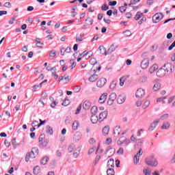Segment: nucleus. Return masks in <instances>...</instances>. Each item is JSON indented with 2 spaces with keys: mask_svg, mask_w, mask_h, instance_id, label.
I'll return each mask as SVG.
<instances>
[{
  "mask_svg": "<svg viewBox=\"0 0 175 175\" xmlns=\"http://www.w3.org/2000/svg\"><path fill=\"white\" fill-rule=\"evenodd\" d=\"M141 155H143V149L140 148L139 152L134 156V163L135 165H137L139 163V161Z\"/></svg>",
  "mask_w": 175,
  "mask_h": 175,
  "instance_id": "6e6552de",
  "label": "nucleus"
},
{
  "mask_svg": "<svg viewBox=\"0 0 175 175\" xmlns=\"http://www.w3.org/2000/svg\"><path fill=\"white\" fill-rule=\"evenodd\" d=\"M146 20H147V18L143 17V18L138 22V24H139V25H142V24H143V21H146Z\"/></svg>",
  "mask_w": 175,
  "mask_h": 175,
  "instance_id": "bf43d9fd",
  "label": "nucleus"
},
{
  "mask_svg": "<svg viewBox=\"0 0 175 175\" xmlns=\"http://www.w3.org/2000/svg\"><path fill=\"white\" fill-rule=\"evenodd\" d=\"M150 65V60L148 59H144L141 62V68L142 69H147Z\"/></svg>",
  "mask_w": 175,
  "mask_h": 175,
  "instance_id": "f8f14e48",
  "label": "nucleus"
},
{
  "mask_svg": "<svg viewBox=\"0 0 175 175\" xmlns=\"http://www.w3.org/2000/svg\"><path fill=\"white\" fill-rule=\"evenodd\" d=\"M126 99V98L125 97V95L120 94L118 96V97L117 98V102L119 105H122V103H124V102H125Z\"/></svg>",
  "mask_w": 175,
  "mask_h": 175,
  "instance_id": "4468645a",
  "label": "nucleus"
},
{
  "mask_svg": "<svg viewBox=\"0 0 175 175\" xmlns=\"http://www.w3.org/2000/svg\"><path fill=\"white\" fill-rule=\"evenodd\" d=\"M35 42H36V47H38V49H43V46H44V44L40 42V38H36Z\"/></svg>",
  "mask_w": 175,
  "mask_h": 175,
  "instance_id": "f3484780",
  "label": "nucleus"
},
{
  "mask_svg": "<svg viewBox=\"0 0 175 175\" xmlns=\"http://www.w3.org/2000/svg\"><path fill=\"white\" fill-rule=\"evenodd\" d=\"M70 104V101H69V99L65 98L63 103H62V106H69Z\"/></svg>",
  "mask_w": 175,
  "mask_h": 175,
  "instance_id": "ea45409f",
  "label": "nucleus"
},
{
  "mask_svg": "<svg viewBox=\"0 0 175 175\" xmlns=\"http://www.w3.org/2000/svg\"><path fill=\"white\" fill-rule=\"evenodd\" d=\"M109 6H116L117 5V1H109Z\"/></svg>",
  "mask_w": 175,
  "mask_h": 175,
  "instance_id": "6e6d98bb",
  "label": "nucleus"
},
{
  "mask_svg": "<svg viewBox=\"0 0 175 175\" xmlns=\"http://www.w3.org/2000/svg\"><path fill=\"white\" fill-rule=\"evenodd\" d=\"M98 50L100 51V54H102L103 55H107V54H109L106 52V48L103 46H100Z\"/></svg>",
  "mask_w": 175,
  "mask_h": 175,
  "instance_id": "aec40b11",
  "label": "nucleus"
},
{
  "mask_svg": "<svg viewBox=\"0 0 175 175\" xmlns=\"http://www.w3.org/2000/svg\"><path fill=\"white\" fill-rule=\"evenodd\" d=\"M156 75L157 77H165V76H167L163 66L157 70Z\"/></svg>",
  "mask_w": 175,
  "mask_h": 175,
  "instance_id": "1a4fd4ad",
  "label": "nucleus"
},
{
  "mask_svg": "<svg viewBox=\"0 0 175 175\" xmlns=\"http://www.w3.org/2000/svg\"><path fill=\"white\" fill-rule=\"evenodd\" d=\"M46 133H49V135H53V129L50 126H46Z\"/></svg>",
  "mask_w": 175,
  "mask_h": 175,
  "instance_id": "37998d69",
  "label": "nucleus"
},
{
  "mask_svg": "<svg viewBox=\"0 0 175 175\" xmlns=\"http://www.w3.org/2000/svg\"><path fill=\"white\" fill-rule=\"evenodd\" d=\"M113 135L115 136H120L121 135V127L120 126H117L113 129Z\"/></svg>",
  "mask_w": 175,
  "mask_h": 175,
  "instance_id": "dca6fc26",
  "label": "nucleus"
},
{
  "mask_svg": "<svg viewBox=\"0 0 175 175\" xmlns=\"http://www.w3.org/2000/svg\"><path fill=\"white\" fill-rule=\"evenodd\" d=\"M107 114H108L107 111H104L101 112L99 114L98 122H102V121H104L105 120H106L107 118Z\"/></svg>",
  "mask_w": 175,
  "mask_h": 175,
  "instance_id": "9d476101",
  "label": "nucleus"
},
{
  "mask_svg": "<svg viewBox=\"0 0 175 175\" xmlns=\"http://www.w3.org/2000/svg\"><path fill=\"white\" fill-rule=\"evenodd\" d=\"M39 155V149L38 148H33L31 152H28L25 157L26 162H29V159H33Z\"/></svg>",
  "mask_w": 175,
  "mask_h": 175,
  "instance_id": "f257e3e1",
  "label": "nucleus"
},
{
  "mask_svg": "<svg viewBox=\"0 0 175 175\" xmlns=\"http://www.w3.org/2000/svg\"><path fill=\"white\" fill-rule=\"evenodd\" d=\"M76 42H83V38L81 37V36H79V37L77 36Z\"/></svg>",
  "mask_w": 175,
  "mask_h": 175,
  "instance_id": "13d9d810",
  "label": "nucleus"
},
{
  "mask_svg": "<svg viewBox=\"0 0 175 175\" xmlns=\"http://www.w3.org/2000/svg\"><path fill=\"white\" fill-rule=\"evenodd\" d=\"M90 107H91V103L90 101H85L83 104L84 110H90Z\"/></svg>",
  "mask_w": 175,
  "mask_h": 175,
  "instance_id": "6ab92c4d",
  "label": "nucleus"
},
{
  "mask_svg": "<svg viewBox=\"0 0 175 175\" xmlns=\"http://www.w3.org/2000/svg\"><path fill=\"white\" fill-rule=\"evenodd\" d=\"M107 82V80L105 78H101L97 81L96 86L98 88H102V87H103Z\"/></svg>",
  "mask_w": 175,
  "mask_h": 175,
  "instance_id": "9b49d317",
  "label": "nucleus"
},
{
  "mask_svg": "<svg viewBox=\"0 0 175 175\" xmlns=\"http://www.w3.org/2000/svg\"><path fill=\"white\" fill-rule=\"evenodd\" d=\"M48 162H49V157H43L41 159V164L42 165H46Z\"/></svg>",
  "mask_w": 175,
  "mask_h": 175,
  "instance_id": "72a5a7b5",
  "label": "nucleus"
},
{
  "mask_svg": "<svg viewBox=\"0 0 175 175\" xmlns=\"http://www.w3.org/2000/svg\"><path fill=\"white\" fill-rule=\"evenodd\" d=\"M174 47H175V41L169 46L168 50H173Z\"/></svg>",
  "mask_w": 175,
  "mask_h": 175,
  "instance_id": "69168bd1",
  "label": "nucleus"
},
{
  "mask_svg": "<svg viewBox=\"0 0 175 175\" xmlns=\"http://www.w3.org/2000/svg\"><path fill=\"white\" fill-rule=\"evenodd\" d=\"M55 55H57V52L55 51V50H52L49 52V57L51 58H54Z\"/></svg>",
  "mask_w": 175,
  "mask_h": 175,
  "instance_id": "e433bc0d",
  "label": "nucleus"
},
{
  "mask_svg": "<svg viewBox=\"0 0 175 175\" xmlns=\"http://www.w3.org/2000/svg\"><path fill=\"white\" fill-rule=\"evenodd\" d=\"M102 10H108L109 9V7L106 5V4H104L102 8H101Z\"/></svg>",
  "mask_w": 175,
  "mask_h": 175,
  "instance_id": "774afa93",
  "label": "nucleus"
},
{
  "mask_svg": "<svg viewBox=\"0 0 175 175\" xmlns=\"http://www.w3.org/2000/svg\"><path fill=\"white\" fill-rule=\"evenodd\" d=\"M98 79H99V76L98 75H93L88 79V80L91 83H94V81Z\"/></svg>",
  "mask_w": 175,
  "mask_h": 175,
  "instance_id": "412c9836",
  "label": "nucleus"
},
{
  "mask_svg": "<svg viewBox=\"0 0 175 175\" xmlns=\"http://www.w3.org/2000/svg\"><path fill=\"white\" fill-rule=\"evenodd\" d=\"M158 124H159V119L154 120L150 124V126L149 127L148 131H150V132H152V131H154V129H155V128H157V126L158 125Z\"/></svg>",
  "mask_w": 175,
  "mask_h": 175,
  "instance_id": "ddd939ff",
  "label": "nucleus"
},
{
  "mask_svg": "<svg viewBox=\"0 0 175 175\" xmlns=\"http://www.w3.org/2000/svg\"><path fill=\"white\" fill-rule=\"evenodd\" d=\"M90 112L92 116H96V113H98V107L93 106L90 109Z\"/></svg>",
  "mask_w": 175,
  "mask_h": 175,
  "instance_id": "a878e982",
  "label": "nucleus"
},
{
  "mask_svg": "<svg viewBox=\"0 0 175 175\" xmlns=\"http://www.w3.org/2000/svg\"><path fill=\"white\" fill-rule=\"evenodd\" d=\"M42 87V83H40L39 85H35L33 86V92H36V89L40 88Z\"/></svg>",
  "mask_w": 175,
  "mask_h": 175,
  "instance_id": "49530a36",
  "label": "nucleus"
},
{
  "mask_svg": "<svg viewBox=\"0 0 175 175\" xmlns=\"http://www.w3.org/2000/svg\"><path fill=\"white\" fill-rule=\"evenodd\" d=\"M79 128V122L78 121H75L72 124V129L74 131H77V129Z\"/></svg>",
  "mask_w": 175,
  "mask_h": 175,
  "instance_id": "f704fd0d",
  "label": "nucleus"
},
{
  "mask_svg": "<svg viewBox=\"0 0 175 175\" xmlns=\"http://www.w3.org/2000/svg\"><path fill=\"white\" fill-rule=\"evenodd\" d=\"M43 139H44V135L41 134L39 137V142L40 143L43 142Z\"/></svg>",
  "mask_w": 175,
  "mask_h": 175,
  "instance_id": "680f3d73",
  "label": "nucleus"
},
{
  "mask_svg": "<svg viewBox=\"0 0 175 175\" xmlns=\"http://www.w3.org/2000/svg\"><path fill=\"white\" fill-rule=\"evenodd\" d=\"M161 88V84L159 83H155L153 86L154 91H158Z\"/></svg>",
  "mask_w": 175,
  "mask_h": 175,
  "instance_id": "a18cd8bd",
  "label": "nucleus"
},
{
  "mask_svg": "<svg viewBox=\"0 0 175 175\" xmlns=\"http://www.w3.org/2000/svg\"><path fill=\"white\" fill-rule=\"evenodd\" d=\"M33 174L38 175V174L40 173V166H36L33 169Z\"/></svg>",
  "mask_w": 175,
  "mask_h": 175,
  "instance_id": "cd10ccee",
  "label": "nucleus"
},
{
  "mask_svg": "<svg viewBox=\"0 0 175 175\" xmlns=\"http://www.w3.org/2000/svg\"><path fill=\"white\" fill-rule=\"evenodd\" d=\"M87 23V25H92L94 24V19L88 17L87 19L85 21Z\"/></svg>",
  "mask_w": 175,
  "mask_h": 175,
  "instance_id": "2f4dec72",
  "label": "nucleus"
},
{
  "mask_svg": "<svg viewBox=\"0 0 175 175\" xmlns=\"http://www.w3.org/2000/svg\"><path fill=\"white\" fill-rule=\"evenodd\" d=\"M38 124H39V122L35 120L31 123V126L33 127L38 126Z\"/></svg>",
  "mask_w": 175,
  "mask_h": 175,
  "instance_id": "e2e57ef3",
  "label": "nucleus"
},
{
  "mask_svg": "<svg viewBox=\"0 0 175 175\" xmlns=\"http://www.w3.org/2000/svg\"><path fill=\"white\" fill-rule=\"evenodd\" d=\"M70 64H72L71 69H73L76 67V62L73 61V59L70 60Z\"/></svg>",
  "mask_w": 175,
  "mask_h": 175,
  "instance_id": "864d4df0",
  "label": "nucleus"
},
{
  "mask_svg": "<svg viewBox=\"0 0 175 175\" xmlns=\"http://www.w3.org/2000/svg\"><path fill=\"white\" fill-rule=\"evenodd\" d=\"M109 131H110V127L109 126H105L103 129V134L104 136H107L109 135Z\"/></svg>",
  "mask_w": 175,
  "mask_h": 175,
  "instance_id": "b1692460",
  "label": "nucleus"
},
{
  "mask_svg": "<svg viewBox=\"0 0 175 175\" xmlns=\"http://www.w3.org/2000/svg\"><path fill=\"white\" fill-rule=\"evenodd\" d=\"M116 99H117V94L116 93H111L109 95V97L107 101L109 106H111V105L114 103V100H116Z\"/></svg>",
  "mask_w": 175,
  "mask_h": 175,
  "instance_id": "0eeeda50",
  "label": "nucleus"
},
{
  "mask_svg": "<svg viewBox=\"0 0 175 175\" xmlns=\"http://www.w3.org/2000/svg\"><path fill=\"white\" fill-rule=\"evenodd\" d=\"M47 144H49V140L46 139L42 142L40 143V148H45V147H47Z\"/></svg>",
  "mask_w": 175,
  "mask_h": 175,
  "instance_id": "bb28decb",
  "label": "nucleus"
},
{
  "mask_svg": "<svg viewBox=\"0 0 175 175\" xmlns=\"http://www.w3.org/2000/svg\"><path fill=\"white\" fill-rule=\"evenodd\" d=\"M96 140H95V139L94 138H90V139H89V143H90V144H95L96 143Z\"/></svg>",
  "mask_w": 175,
  "mask_h": 175,
  "instance_id": "052dcab7",
  "label": "nucleus"
},
{
  "mask_svg": "<svg viewBox=\"0 0 175 175\" xmlns=\"http://www.w3.org/2000/svg\"><path fill=\"white\" fill-rule=\"evenodd\" d=\"M170 128V123L169 122H165L163 124L161 129H169Z\"/></svg>",
  "mask_w": 175,
  "mask_h": 175,
  "instance_id": "c85d7f7f",
  "label": "nucleus"
},
{
  "mask_svg": "<svg viewBox=\"0 0 175 175\" xmlns=\"http://www.w3.org/2000/svg\"><path fill=\"white\" fill-rule=\"evenodd\" d=\"M4 7L10 9V8H12V3H10V2H6L4 3Z\"/></svg>",
  "mask_w": 175,
  "mask_h": 175,
  "instance_id": "603ef678",
  "label": "nucleus"
},
{
  "mask_svg": "<svg viewBox=\"0 0 175 175\" xmlns=\"http://www.w3.org/2000/svg\"><path fill=\"white\" fill-rule=\"evenodd\" d=\"M124 34L125 36H132V32L129 30H126V31L124 32Z\"/></svg>",
  "mask_w": 175,
  "mask_h": 175,
  "instance_id": "3c124183",
  "label": "nucleus"
},
{
  "mask_svg": "<svg viewBox=\"0 0 175 175\" xmlns=\"http://www.w3.org/2000/svg\"><path fill=\"white\" fill-rule=\"evenodd\" d=\"M107 175H114V174H115L114 169H113V168H109V169L107 170Z\"/></svg>",
  "mask_w": 175,
  "mask_h": 175,
  "instance_id": "58836bf2",
  "label": "nucleus"
},
{
  "mask_svg": "<svg viewBox=\"0 0 175 175\" xmlns=\"http://www.w3.org/2000/svg\"><path fill=\"white\" fill-rule=\"evenodd\" d=\"M144 174L145 175H151V170L148 169H144Z\"/></svg>",
  "mask_w": 175,
  "mask_h": 175,
  "instance_id": "09e8293b",
  "label": "nucleus"
},
{
  "mask_svg": "<svg viewBox=\"0 0 175 175\" xmlns=\"http://www.w3.org/2000/svg\"><path fill=\"white\" fill-rule=\"evenodd\" d=\"M4 144H5V147H10V142H9V141H8V139L5 140Z\"/></svg>",
  "mask_w": 175,
  "mask_h": 175,
  "instance_id": "0e129e2a",
  "label": "nucleus"
},
{
  "mask_svg": "<svg viewBox=\"0 0 175 175\" xmlns=\"http://www.w3.org/2000/svg\"><path fill=\"white\" fill-rule=\"evenodd\" d=\"M53 99V103L51 104V107H52V109H55V106H57V105H58V103H57L55 100H54V98H53V97H50V100Z\"/></svg>",
  "mask_w": 175,
  "mask_h": 175,
  "instance_id": "4c0bfd02",
  "label": "nucleus"
},
{
  "mask_svg": "<svg viewBox=\"0 0 175 175\" xmlns=\"http://www.w3.org/2000/svg\"><path fill=\"white\" fill-rule=\"evenodd\" d=\"M50 70L52 72V76L57 73V68L55 67H53Z\"/></svg>",
  "mask_w": 175,
  "mask_h": 175,
  "instance_id": "5fc2aeb1",
  "label": "nucleus"
},
{
  "mask_svg": "<svg viewBox=\"0 0 175 175\" xmlns=\"http://www.w3.org/2000/svg\"><path fill=\"white\" fill-rule=\"evenodd\" d=\"M139 83H146L147 81V77L143 76L140 77L138 80Z\"/></svg>",
  "mask_w": 175,
  "mask_h": 175,
  "instance_id": "a19ab883",
  "label": "nucleus"
},
{
  "mask_svg": "<svg viewBox=\"0 0 175 175\" xmlns=\"http://www.w3.org/2000/svg\"><path fill=\"white\" fill-rule=\"evenodd\" d=\"M106 99H107V93H103L100 96L98 102L99 103L103 104L105 102H106Z\"/></svg>",
  "mask_w": 175,
  "mask_h": 175,
  "instance_id": "2eb2a0df",
  "label": "nucleus"
},
{
  "mask_svg": "<svg viewBox=\"0 0 175 175\" xmlns=\"http://www.w3.org/2000/svg\"><path fill=\"white\" fill-rule=\"evenodd\" d=\"M107 167H109V168H113V167H114V159H110L107 161Z\"/></svg>",
  "mask_w": 175,
  "mask_h": 175,
  "instance_id": "5701e85b",
  "label": "nucleus"
},
{
  "mask_svg": "<svg viewBox=\"0 0 175 175\" xmlns=\"http://www.w3.org/2000/svg\"><path fill=\"white\" fill-rule=\"evenodd\" d=\"M167 118H169V113H165L161 116L160 120L163 121L164 120H167Z\"/></svg>",
  "mask_w": 175,
  "mask_h": 175,
  "instance_id": "c03bdc74",
  "label": "nucleus"
},
{
  "mask_svg": "<svg viewBox=\"0 0 175 175\" xmlns=\"http://www.w3.org/2000/svg\"><path fill=\"white\" fill-rule=\"evenodd\" d=\"M162 18H163V14L162 13H156L152 16V21L154 23H159Z\"/></svg>",
  "mask_w": 175,
  "mask_h": 175,
  "instance_id": "423d86ee",
  "label": "nucleus"
},
{
  "mask_svg": "<svg viewBox=\"0 0 175 175\" xmlns=\"http://www.w3.org/2000/svg\"><path fill=\"white\" fill-rule=\"evenodd\" d=\"M157 69H158V65H157V64H153V65L149 68V73H150V75H152V73L154 72L155 70H157Z\"/></svg>",
  "mask_w": 175,
  "mask_h": 175,
  "instance_id": "4be33fe9",
  "label": "nucleus"
},
{
  "mask_svg": "<svg viewBox=\"0 0 175 175\" xmlns=\"http://www.w3.org/2000/svg\"><path fill=\"white\" fill-rule=\"evenodd\" d=\"M98 62H96V59L95 58H92L90 60V64H91V65H93V68H95V65H96Z\"/></svg>",
  "mask_w": 175,
  "mask_h": 175,
  "instance_id": "79ce46f5",
  "label": "nucleus"
},
{
  "mask_svg": "<svg viewBox=\"0 0 175 175\" xmlns=\"http://www.w3.org/2000/svg\"><path fill=\"white\" fill-rule=\"evenodd\" d=\"M127 6H128V4L125 3L124 4V6H121L119 8L120 12H121V13H124V12H126Z\"/></svg>",
  "mask_w": 175,
  "mask_h": 175,
  "instance_id": "7c9ffc66",
  "label": "nucleus"
},
{
  "mask_svg": "<svg viewBox=\"0 0 175 175\" xmlns=\"http://www.w3.org/2000/svg\"><path fill=\"white\" fill-rule=\"evenodd\" d=\"M124 77H121L120 79V86L122 87V85H124Z\"/></svg>",
  "mask_w": 175,
  "mask_h": 175,
  "instance_id": "4d7b16f0",
  "label": "nucleus"
},
{
  "mask_svg": "<svg viewBox=\"0 0 175 175\" xmlns=\"http://www.w3.org/2000/svg\"><path fill=\"white\" fill-rule=\"evenodd\" d=\"M163 68H164V70L165 71L167 76H170V75H172V73L174 72V66H173L170 63H167L164 64Z\"/></svg>",
  "mask_w": 175,
  "mask_h": 175,
  "instance_id": "7ed1b4c3",
  "label": "nucleus"
},
{
  "mask_svg": "<svg viewBox=\"0 0 175 175\" xmlns=\"http://www.w3.org/2000/svg\"><path fill=\"white\" fill-rule=\"evenodd\" d=\"M70 51H72V48H70V46H68V47L64 50V52H65V53H70Z\"/></svg>",
  "mask_w": 175,
  "mask_h": 175,
  "instance_id": "338daca9",
  "label": "nucleus"
},
{
  "mask_svg": "<svg viewBox=\"0 0 175 175\" xmlns=\"http://www.w3.org/2000/svg\"><path fill=\"white\" fill-rule=\"evenodd\" d=\"M91 121L92 124H96L98 121L99 122V118L96 115H92L91 116Z\"/></svg>",
  "mask_w": 175,
  "mask_h": 175,
  "instance_id": "393cba45",
  "label": "nucleus"
},
{
  "mask_svg": "<svg viewBox=\"0 0 175 175\" xmlns=\"http://www.w3.org/2000/svg\"><path fill=\"white\" fill-rule=\"evenodd\" d=\"M117 154H118L119 155H124V148H120L117 151Z\"/></svg>",
  "mask_w": 175,
  "mask_h": 175,
  "instance_id": "de8ad7c7",
  "label": "nucleus"
},
{
  "mask_svg": "<svg viewBox=\"0 0 175 175\" xmlns=\"http://www.w3.org/2000/svg\"><path fill=\"white\" fill-rule=\"evenodd\" d=\"M145 162L148 166H152L153 167L158 166V161L154 159V156H150V157L146 159Z\"/></svg>",
  "mask_w": 175,
  "mask_h": 175,
  "instance_id": "20e7f679",
  "label": "nucleus"
},
{
  "mask_svg": "<svg viewBox=\"0 0 175 175\" xmlns=\"http://www.w3.org/2000/svg\"><path fill=\"white\" fill-rule=\"evenodd\" d=\"M144 95H146V90H144L143 88H139L135 92L136 98L139 99L144 98Z\"/></svg>",
  "mask_w": 175,
  "mask_h": 175,
  "instance_id": "39448f33",
  "label": "nucleus"
},
{
  "mask_svg": "<svg viewBox=\"0 0 175 175\" xmlns=\"http://www.w3.org/2000/svg\"><path fill=\"white\" fill-rule=\"evenodd\" d=\"M95 150H96V147H95V146L90 148L88 152V155H91V154H92V152H94L95 151Z\"/></svg>",
  "mask_w": 175,
  "mask_h": 175,
  "instance_id": "8fccbe9b",
  "label": "nucleus"
},
{
  "mask_svg": "<svg viewBox=\"0 0 175 175\" xmlns=\"http://www.w3.org/2000/svg\"><path fill=\"white\" fill-rule=\"evenodd\" d=\"M116 51V47H114V44H112L108 49L107 54H111V53H113V51Z\"/></svg>",
  "mask_w": 175,
  "mask_h": 175,
  "instance_id": "c9c22d12",
  "label": "nucleus"
},
{
  "mask_svg": "<svg viewBox=\"0 0 175 175\" xmlns=\"http://www.w3.org/2000/svg\"><path fill=\"white\" fill-rule=\"evenodd\" d=\"M121 139L122 138H120L117 142L118 146H121L122 144H124V143H126V144H129V143H131V141H129L126 138H124V139L122 141H121Z\"/></svg>",
  "mask_w": 175,
  "mask_h": 175,
  "instance_id": "a211bd4d",
  "label": "nucleus"
},
{
  "mask_svg": "<svg viewBox=\"0 0 175 175\" xmlns=\"http://www.w3.org/2000/svg\"><path fill=\"white\" fill-rule=\"evenodd\" d=\"M68 152H73L74 158H78L79 155H80V148L76 147L75 144H72L68 146Z\"/></svg>",
  "mask_w": 175,
  "mask_h": 175,
  "instance_id": "f03ea898",
  "label": "nucleus"
},
{
  "mask_svg": "<svg viewBox=\"0 0 175 175\" xmlns=\"http://www.w3.org/2000/svg\"><path fill=\"white\" fill-rule=\"evenodd\" d=\"M142 17H143V13L137 12L134 18L136 20V21H137L138 20H140Z\"/></svg>",
  "mask_w": 175,
  "mask_h": 175,
  "instance_id": "c756f323",
  "label": "nucleus"
},
{
  "mask_svg": "<svg viewBox=\"0 0 175 175\" xmlns=\"http://www.w3.org/2000/svg\"><path fill=\"white\" fill-rule=\"evenodd\" d=\"M149 106H150V100H147L142 105V109L146 110V109H147V107H148Z\"/></svg>",
  "mask_w": 175,
  "mask_h": 175,
  "instance_id": "473e14b6",
  "label": "nucleus"
}]
</instances>
